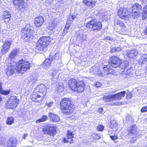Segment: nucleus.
I'll return each mask as SVG.
<instances>
[{
    "label": "nucleus",
    "mask_w": 147,
    "mask_h": 147,
    "mask_svg": "<svg viewBox=\"0 0 147 147\" xmlns=\"http://www.w3.org/2000/svg\"><path fill=\"white\" fill-rule=\"evenodd\" d=\"M109 63L110 65L116 68L120 66L121 63V60L117 57L112 56L110 58Z\"/></svg>",
    "instance_id": "9b49d317"
},
{
    "label": "nucleus",
    "mask_w": 147,
    "mask_h": 147,
    "mask_svg": "<svg viewBox=\"0 0 147 147\" xmlns=\"http://www.w3.org/2000/svg\"><path fill=\"white\" fill-rule=\"evenodd\" d=\"M130 117V116H127V117H126V120H128V119H127L128 118L129 119V117ZM129 120V119H128V120Z\"/></svg>",
    "instance_id": "774afa93"
},
{
    "label": "nucleus",
    "mask_w": 147,
    "mask_h": 147,
    "mask_svg": "<svg viewBox=\"0 0 147 147\" xmlns=\"http://www.w3.org/2000/svg\"><path fill=\"white\" fill-rule=\"evenodd\" d=\"M137 140V137L136 136L131 138L130 139V142L131 143H134Z\"/></svg>",
    "instance_id": "09e8293b"
},
{
    "label": "nucleus",
    "mask_w": 147,
    "mask_h": 147,
    "mask_svg": "<svg viewBox=\"0 0 147 147\" xmlns=\"http://www.w3.org/2000/svg\"><path fill=\"white\" fill-rule=\"evenodd\" d=\"M104 127L102 125H99L97 127V129L98 131H102L104 129Z\"/></svg>",
    "instance_id": "de8ad7c7"
},
{
    "label": "nucleus",
    "mask_w": 147,
    "mask_h": 147,
    "mask_svg": "<svg viewBox=\"0 0 147 147\" xmlns=\"http://www.w3.org/2000/svg\"><path fill=\"white\" fill-rule=\"evenodd\" d=\"M56 74V72L55 71H54L52 74V76L53 77L51 78V80L52 81H54L55 83L57 82L58 79L57 77L55 78Z\"/></svg>",
    "instance_id": "ea45409f"
},
{
    "label": "nucleus",
    "mask_w": 147,
    "mask_h": 147,
    "mask_svg": "<svg viewBox=\"0 0 147 147\" xmlns=\"http://www.w3.org/2000/svg\"><path fill=\"white\" fill-rule=\"evenodd\" d=\"M69 86L72 90L78 92H82L84 89L85 83L83 81H77L76 80L72 79L69 81Z\"/></svg>",
    "instance_id": "7ed1b4c3"
},
{
    "label": "nucleus",
    "mask_w": 147,
    "mask_h": 147,
    "mask_svg": "<svg viewBox=\"0 0 147 147\" xmlns=\"http://www.w3.org/2000/svg\"><path fill=\"white\" fill-rule=\"evenodd\" d=\"M115 71L112 69V68L110 67L109 70V74H115Z\"/></svg>",
    "instance_id": "5fc2aeb1"
},
{
    "label": "nucleus",
    "mask_w": 147,
    "mask_h": 147,
    "mask_svg": "<svg viewBox=\"0 0 147 147\" xmlns=\"http://www.w3.org/2000/svg\"><path fill=\"white\" fill-rule=\"evenodd\" d=\"M71 22L67 21L65 28L68 29L70 27Z\"/></svg>",
    "instance_id": "3c124183"
},
{
    "label": "nucleus",
    "mask_w": 147,
    "mask_h": 147,
    "mask_svg": "<svg viewBox=\"0 0 147 147\" xmlns=\"http://www.w3.org/2000/svg\"><path fill=\"white\" fill-rule=\"evenodd\" d=\"M52 61L50 58L46 59L43 63L42 64V67L45 69H47L51 66Z\"/></svg>",
    "instance_id": "412c9836"
},
{
    "label": "nucleus",
    "mask_w": 147,
    "mask_h": 147,
    "mask_svg": "<svg viewBox=\"0 0 147 147\" xmlns=\"http://www.w3.org/2000/svg\"><path fill=\"white\" fill-rule=\"evenodd\" d=\"M94 85L96 86L99 87L101 86L102 84L99 82H96L95 83Z\"/></svg>",
    "instance_id": "864d4df0"
},
{
    "label": "nucleus",
    "mask_w": 147,
    "mask_h": 147,
    "mask_svg": "<svg viewBox=\"0 0 147 147\" xmlns=\"http://www.w3.org/2000/svg\"><path fill=\"white\" fill-rule=\"evenodd\" d=\"M33 28L30 24H27L26 27L21 30V38L25 42H29L33 38Z\"/></svg>",
    "instance_id": "f03ea898"
},
{
    "label": "nucleus",
    "mask_w": 147,
    "mask_h": 147,
    "mask_svg": "<svg viewBox=\"0 0 147 147\" xmlns=\"http://www.w3.org/2000/svg\"><path fill=\"white\" fill-rule=\"evenodd\" d=\"M16 66L18 71L23 73L30 69V63L27 61L21 59L17 64L16 63Z\"/></svg>",
    "instance_id": "39448f33"
},
{
    "label": "nucleus",
    "mask_w": 147,
    "mask_h": 147,
    "mask_svg": "<svg viewBox=\"0 0 147 147\" xmlns=\"http://www.w3.org/2000/svg\"><path fill=\"white\" fill-rule=\"evenodd\" d=\"M53 104V101L47 102L45 103V105L49 107H51Z\"/></svg>",
    "instance_id": "49530a36"
},
{
    "label": "nucleus",
    "mask_w": 147,
    "mask_h": 147,
    "mask_svg": "<svg viewBox=\"0 0 147 147\" xmlns=\"http://www.w3.org/2000/svg\"><path fill=\"white\" fill-rule=\"evenodd\" d=\"M68 29L65 28H64V30L63 32V33L62 34V35L63 36L65 35V34H66L67 33V32H68Z\"/></svg>",
    "instance_id": "4d7b16f0"
},
{
    "label": "nucleus",
    "mask_w": 147,
    "mask_h": 147,
    "mask_svg": "<svg viewBox=\"0 0 147 147\" xmlns=\"http://www.w3.org/2000/svg\"><path fill=\"white\" fill-rule=\"evenodd\" d=\"M96 1L95 0L89 1V3L88 4V6H91L92 7H94L96 4Z\"/></svg>",
    "instance_id": "37998d69"
},
{
    "label": "nucleus",
    "mask_w": 147,
    "mask_h": 147,
    "mask_svg": "<svg viewBox=\"0 0 147 147\" xmlns=\"http://www.w3.org/2000/svg\"><path fill=\"white\" fill-rule=\"evenodd\" d=\"M112 38H111L110 36H107L105 37V39L106 40H112Z\"/></svg>",
    "instance_id": "e2e57ef3"
},
{
    "label": "nucleus",
    "mask_w": 147,
    "mask_h": 147,
    "mask_svg": "<svg viewBox=\"0 0 147 147\" xmlns=\"http://www.w3.org/2000/svg\"><path fill=\"white\" fill-rule=\"evenodd\" d=\"M76 18V16L75 15H73L72 14L70 15L69 16L68 18V20L67 21L70 22L71 23L74 20V19Z\"/></svg>",
    "instance_id": "a19ab883"
},
{
    "label": "nucleus",
    "mask_w": 147,
    "mask_h": 147,
    "mask_svg": "<svg viewBox=\"0 0 147 147\" xmlns=\"http://www.w3.org/2000/svg\"><path fill=\"white\" fill-rule=\"evenodd\" d=\"M57 90L58 92H61L63 91V84H61L60 86H58L57 87Z\"/></svg>",
    "instance_id": "a18cd8bd"
},
{
    "label": "nucleus",
    "mask_w": 147,
    "mask_h": 147,
    "mask_svg": "<svg viewBox=\"0 0 147 147\" xmlns=\"http://www.w3.org/2000/svg\"><path fill=\"white\" fill-rule=\"evenodd\" d=\"M98 111L100 113H102L103 111V109L102 108H100L98 109Z\"/></svg>",
    "instance_id": "13d9d810"
},
{
    "label": "nucleus",
    "mask_w": 147,
    "mask_h": 147,
    "mask_svg": "<svg viewBox=\"0 0 147 147\" xmlns=\"http://www.w3.org/2000/svg\"><path fill=\"white\" fill-rule=\"evenodd\" d=\"M17 142L16 139H9L7 143V147H16Z\"/></svg>",
    "instance_id": "b1692460"
},
{
    "label": "nucleus",
    "mask_w": 147,
    "mask_h": 147,
    "mask_svg": "<svg viewBox=\"0 0 147 147\" xmlns=\"http://www.w3.org/2000/svg\"><path fill=\"white\" fill-rule=\"evenodd\" d=\"M142 16V20H145L147 18V5L143 8Z\"/></svg>",
    "instance_id": "473e14b6"
},
{
    "label": "nucleus",
    "mask_w": 147,
    "mask_h": 147,
    "mask_svg": "<svg viewBox=\"0 0 147 147\" xmlns=\"http://www.w3.org/2000/svg\"><path fill=\"white\" fill-rule=\"evenodd\" d=\"M51 40V39L50 37L48 36H43L40 38L38 40L47 47Z\"/></svg>",
    "instance_id": "dca6fc26"
},
{
    "label": "nucleus",
    "mask_w": 147,
    "mask_h": 147,
    "mask_svg": "<svg viewBox=\"0 0 147 147\" xmlns=\"http://www.w3.org/2000/svg\"><path fill=\"white\" fill-rule=\"evenodd\" d=\"M90 1H88L87 0H84L83 1V2L84 4H85L87 6H88V4L89 3Z\"/></svg>",
    "instance_id": "6e6d98bb"
},
{
    "label": "nucleus",
    "mask_w": 147,
    "mask_h": 147,
    "mask_svg": "<svg viewBox=\"0 0 147 147\" xmlns=\"http://www.w3.org/2000/svg\"><path fill=\"white\" fill-rule=\"evenodd\" d=\"M131 9V10H134L140 12L142 9V6L139 4L136 3L133 5Z\"/></svg>",
    "instance_id": "cd10ccee"
},
{
    "label": "nucleus",
    "mask_w": 147,
    "mask_h": 147,
    "mask_svg": "<svg viewBox=\"0 0 147 147\" xmlns=\"http://www.w3.org/2000/svg\"><path fill=\"white\" fill-rule=\"evenodd\" d=\"M57 25V22L55 20H52L50 22L48 26V29L51 30L53 29L54 27Z\"/></svg>",
    "instance_id": "2f4dec72"
},
{
    "label": "nucleus",
    "mask_w": 147,
    "mask_h": 147,
    "mask_svg": "<svg viewBox=\"0 0 147 147\" xmlns=\"http://www.w3.org/2000/svg\"><path fill=\"white\" fill-rule=\"evenodd\" d=\"M138 51L136 49H133L131 50H128L126 51V55L127 57L133 58L136 57L138 54Z\"/></svg>",
    "instance_id": "f3484780"
},
{
    "label": "nucleus",
    "mask_w": 147,
    "mask_h": 147,
    "mask_svg": "<svg viewBox=\"0 0 147 147\" xmlns=\"http://www.w3.org/2000/svg\"><path fill=\"white\" fill-rule=\"evenodd\" d=\"M10 90H3L1 92H0V93L2 94L5 95H8L10 92Z\"/></svg>",
    "instance_id": "79ce46f5"
},
{
    "label": "nucleus",
    "mask_w": 147,
    "mask_h": 147,
    "mask_svg": "<svg viewBox=\"0 0 147 147\" xmlns=\"http://www.w3.org/2000/svg\"><path fill=\"white\" fill-rule=\"evenodd\" d=\"M28 80L30 83L34 84L37 80V77L34 74H33L30 76Z\"/></svg>",
    "instance_id": "c85d7f7f"
},
{
    "label": "nucleus",
    "mask_w": 147,
    "mask_h": 147,
    "mask_svg": "<svg viewBox=\"0 0 147 147\" xmlns=\"http://www.w3.org/2000/svg\"><path fill=\"white\" fill-rule=\"evenodd\" d=\"M48 118L47 116L43 115L39 119L36 121V123H39L41 122H45L47 120Z\"/></svg>",
    "instance_id": "72a5a7b5"
},
{
    "label": "nucleus",
    "mask_w": 147,
    "mask_h": 147,
    "mask_svg": "<svg viewBox=\"0 0 147 147\" xmlns=\"http://www.w3.org/2000/svg\"><path fill=\"white\" fill-rule=\"evenodd\" d=\"M19 51L18 49H15L11 51L9 56V58L10 59L14 58Z\"/></svg>",
    "instance_id": "7c9ffc66"
},
{
    "label": "nucleus",
    "mask_w": 147,
    "mask_h": 147,
    "mask_svg": "<svg viewBox=\"0 0 147 147\" xmlns=\"http://www.w3.org/2000/svg\"><path fill=\"white\" fill-rule=\"evenodd\" d=\"M116 48L114 47H112L111 48V53H114L116 51Z\"/></svg>",
    "instance_id": "bf43d9fd"
},
{
    "label": "nucleus",
    "mask_w": 147,
    "mask_h": 147,
    "mask_svg": "<svg viewBox=\"0 0 147 147\" xmlns=\"http://www.w3.org/2000/svg\"><path fill=\"white\" fill-rule=\"evenodd\" d=\"M111 125L110 127L114 131H116L118 129L117 124L116 122L114 120H112L111 122Z\"/></svg>",
    "instance_id": "c756f323"
},
{
    "label": "nucleus",
    "mask_w": 147,
    "mask_h": 147,
    "mask_svg": "<svg viewBox=\"0 0 147 147\" xmlns=\"http://www.w3.org/2000/svg\"><path fill=\"white\" fill-rule=\"evenodd\" d=\"M110 67L109 65H105L103 67V69L105 74L108 75L109 73V70Z\"/></svg>",
    "instance_id": "58836bf2"
},
{
    "label": "nucleus",
    "mask_w": 147,
    "mask_h": 147,
    "mask_svg": "<svg viewBox=\"0 0 147 147\" xmlns=\"http://www.w3.org/2000/svg\"><path fill=\"white\" fill-rule=\"evenodd\" d=\"M147 111V106L142 107L141 110V112L142 113H144Z\"/></svg>",
    "instance_id": "8fccbe9b"
},
{
    "label": "nucleus",
    "mask_w": 147,
    "mask_h": 147,
    "mask_svg": "<svg viewBox=\"0 0 147 147\" xmlns=\"http://www.w3.org/2000/svg\"><path fill=\"white\" fill-rule=\"evenodd\" d=\"M74 134L72 132L68 130L67 134V138H64L63 139V142L65 143H67L69 142L70 143L73 142V138L74 137Z\"/></svg>",
    "instance_id": "a211bd4d"
},
{
    "label": "nucleus",
    "mask_w": 147,
    "mask_h": 147,
    "mask_svg": "<svg viewBox=\"0 0 147 147\" xmlns=\"http://www.w3.org/2000/svg\"><path fill=\"white\" fill-rule=\"evenodd\" d=\"M61 56L60 54L59 53H55V55L51 57V59L52 61L54 62H55V61L57 60L58 62L61 61Z\"/></svg>",
    "instance_id": "bb28decb"
},
{
    "label": "nucleus",
    "mask_w": 147,
    "mask_h": 147,
    "mask_svg": "<svg viewBox=\"0 0 147 147\" xmlns=\"http://www.w3.org/2000/svg\"><path fill=\"white\" fill-rule=\"evenodd\" d=\"M49 116L51 121L55 122H58L60 121V119L58 116L56 114L50 112L49 114Z\"/></svg>",
    "instance_id": "5701e85b"
},
{
    "label": "nucleus",
    "mask_w": 147,
    "mask_h": 147,
    "mask_svg": "<svg viewBox=\"0 0 147 147\" xmlns=\"http://www.w3.org/2000/svg\"><path fill=\"white\" fill-rule=\"evenodd\" d=\"M131 13L133 18L134 19L137 18L139 16L140 12L139 11H135L134 10H131Z\"/></svg>",
    "instance_id": "4c0bfd02"
},
{
    "label": "nucleus",
    "mask_w": 147,
    "mask_h": 147,
    "mask_svg": "<svg viewBox=\"0 0 147 147\" xmlns=\"http://www.w3.org/2000/svg\"><path fill=\"white\" fill-rule=\"evenodd\" d=\"M14 119L12 117H8L6 120V123L8 125H11L14 123Z\"/></svg>",
    "instance_id": "c9c22d12"
},
{
    "label": "nucleus",
    "mask_w": 147,
    "mask_h": 147,
    "mask_svg": "<svg viewBox=\"0 0 147 147\" xmlns=\"http://www.w3.org/2000/svg\"><path fill=\"white\" fill-rule=\"evenodd\" d=\"M39 93L45 96L46 92V87L45 84H41L38 86Z\"/></svg>",
    "instance_id": "4be33fe9"
},
{
    "label": "nucleus",
    "mask_w": 147,
    "mask_h": 147,
    "mask_svg": "<svg viewBox=\"0 0 147 147\" xmlns=\"http://www.w3.org/2000/svg\"><path fill=\"white\" fill-rule=\"evenodd\" d=\"M60 107L62 113L66 115L70 114L74 108L72 102L68 98H64L61 100Z\"/></svg>",
    "instance_id": "f257e3e1"
},
{
    "label": "nucleus",
    "mask_w": 147,
    "mask_h": 147,
    "mask_svg": "<svg viewBox=\"0 0 147 147\" xmlns=\"http://www.w3.org/2000/svg\"><path fill=\"white\" fill-rule=\"evenodd\" d=\"M16 63L11 61L7 65L6 73L8 76H11L14 73L15 71H18L17 68H16Z\"/></svg>",
    "instance_id": "9d476101"
},
{
    "label": "nucleus",
    "mask_w": 147,
    "mask_h": 147,
    "mask_svg": "<svg viewBox=\"0 0 147 147\" xmlns=\"http://www.w3.org/2000/svg\"><path fill=\"white\" fill-rule=\"evenodd\" d=\"M116 51H119L121 50V48L120 47H118L116 48Z\"/></svg>",
    "instance_id": "0e129e2a"
},
{
    "label": "nucleus",
    "mask_w": 147,
    "mask_h": 147,
    "mask_svg": "<svg viewBox=\"0 0 147 147\" xmlns=\"http://www.w3.org/2000/svg\"><path fill=\"white\" fill-rule=\"evenodd\" d=\"M36 49L37 52L40 53L45 52L48 49L47 46L38 40L36 44Z\"/></svg>",
    "instance_id": "f8f14e48"
},
{
    "label": "nucleus",
    "mask_w": 147,
    "mask_h": 147,
    "mask_svg": "<svg viewBox=\"0 0 147 147\" xmlns=\"http://www.w3.org/2000/svg\"><path fill=\"white\" fill-rule=\"evenodd\" d=\"M90 72L98 76H100L102 75V73L99 69L96 66H94L90 68Z\"/></svg>",
    "instance_id": "6ab92c4d"
},
{
    "label": "nucleus",
    "mask_w": 147,
    "mask_h": 147,
    "mask_svg": "<svg viewBox=\"0 0 147 147\" xmlns=\"http://www.w3.org/2000/svg\"><path fill=\"white\" fill-rule=\"evenodd\" d=\"M130 13V10L129 9L125 7H121L118 10L117 14L123 19L128 20L131 18L129 13Z\"/></svg>",
    "instance_id": "0eeeda50"
},
{
    "label": "nucleus",
    "mask_w": 147,
    "mask_h": 147,
    "mask_svg": "<svg viewBox=\"0 0 147 147\" xmlns=\"http://www.w3.org/2000/svg\"><path fill=\"white\" fill-rule=\"evenodd\" d=\"M132 94L130 92L127 93L126 97L127 98L130 99L132 97Z\"/></svg>",
    "instance_id": "603ef678"
},
{
    "label": "nucleus",
    "mask_w": 147,
    "mask_h": 147,
    "mask_svg": "<svg viewBox=\"0 0 147 147\" xmlns=\"http://www.w3.org/2000/svg\"><path fill=\"white\" fill-rule=\"evenodd\" d=\"M42 130L44 133L54 136L56 132V125L55 124L46 123L43 126Z\"/></svg>",
    "instance_id": "423d86ee"
},
{
    "label": "nucleus",
    "mask_w": 147,
    "mask_h": 147,
    "mask_svg": "<svg viewBox=\"0 0 147 147\" xmlns=\"http://www.w3.org/2000/svg\"><path fill=\"white\" fill-rule=\"evenodd\" d=\"M87 28H92V30L94 31L100 30L102 28L101 23L96 19L92 20L86 24Z\"/></svg>",
    "instance_id": "6e6552de"
},
{
    "label": "nucleus",
    "mask_w": 147,
    "mask_h": 147,
    "mask_svg": "<svg viewBox=\"0 0 147 147\" xmlns=\"http://www.w3.org/2000/svg\"><path fill=\"white\" fill-rule=\"evenodd\" d=\"M144 33L145 34L147 35V27L146 28L145 30H144Z\"/></svg>",
    "instance_id": "69168bd1"
},
{
    "label": "nucleus",
    "mask_w": 147,
    "mask_h": 147,
    "mask_svg": "<svg viewBox=\"0 0 147 147\" xmlns=\"http://www.w3.org/2000/svg\"><path fill=\"white\" fill-rule=\"evenodd\" d=\"M28 135V134H25L24 136H23V138L24 139H25L26 137V136Z\"/></svg>",
    "instance_id": "338daca9"
},
{
    "label": "nucleus",
    "mask_w": 147,
    "mask_h": 147,
    "mask_svg": "<svg viewBox=\"0 0 147 147\" xmlns=\"http://www.w3.org/2000/svg\"><path fill=\"white\" fill-rule=\"evenodd\" d=\"M19 101L16 96H11L7 101L6 106V108L9 109L15 108L17 105L19 104Z\"/></svg>",
    "instance_id": "1a4fd4ad"
},
{
    "label": "nucleus",
    "mask_w": 147,
    "mask_h": 147,
    "mask_svg": "<svg viewBox=\"0 0 147 147\" xmlns=\"http://www.w3.org/2000/svg\"><path fill=\"white\" fill-rule=\"evenodd\" d=\"M77 39L79 40H82L83 41L86 40V35L85 33H83L79 32H77Z\"/></svg>",
    "instance_id": "a878e982"
},
{
    "label": "nucleus",
    "mask_w": 147,
    "mask_h": 147,
    "mask_svg": "<svg viewBox=\"0 0 147 147\" xmlns=\"http://www.w3.org/2000/svg\"><path fill=\"white\" fill-rule=\"evenodd\" d=\"M114 22L115 24L119 25L123 27L125 26L124 23L123 22L121 21L119 19H115L114 20Z\"/></svg>",
    "instance_id": "f704fd0d"
},
{
    "label": "nucleus",
    "mask_w": 147,
    "mask_h": 147,
    "mask_svg": "<svg viewBox=\"0 0 147 147\" xmlns=\"http://www.w3.org/2000/svg\"><path fill=\"white\" fill-rule=\"evenodd\" d=\"M110 137L112 139V140H114L117 138V137L115 136H110Z\"/></svg>",
    "instance_id": "052dcab7"
},
{
    "label": "nucleus",
    "mask_w": 147,
    "mask_h": 147,
    "mask_svg": "<svg viewBox=\"0 0 147 147\" xmlns=\"http://www.w3.org/2000/svg\"><path fill=\"white\" fill-rule=\"evenodd\" d=\"M11 44V41L10 40H7L5 41L1 50V52L3 54H5L8 52Z\"/></svg>",
    "instance_id": "4468645a"
},
{
    "label": "nucleus",
    "mask_w": 147,
    "mask_h": 147,
    "mask_svg": "<svg viewBox=\"0 0 147 147\" xmlns=\"http://www.w3.org/2000/svg\"><path fill=\"white\" fill-rule=\"evenodd\" d=\"M129 62L127 61H125L123 63L121 62L120 68L122 69H124L127 68L129 66Z\"/></svg>",
    "instance_id": "e433bc0d"
},
{
    "label": "nucleus",
    "mask_w": 147,
    "mask_h": 147,
    "mask_svg": "<svg viewBox=\"0 0 147 147\" xmlns=\"http://www.w3.org/2000/svg\"><path fill=\"white\" fill-rule=\"evenodd\" d=\"M2 85L3 84L1 82H0V92L3 90L2 88Z\"/></svg>",
    "instance_id": "680f3d73"
},
{
    "label": "nucleus",
    "mask_w": 147,
    "mask_h": 147,
    "mask_svg": "<svg viewBox=\"0 0 147 147\" xmlns=\"http://www.w3.org/2000/svg\"><path fill=\"white\" fill-rule=\"evenodd\" d=\"M10 17H11V15L9 12L5 11L1 17L2 18V20H4L5 22H8L9 20Z\"/></svg>",
    "instance_id": "393cba45"
},
{
    "label": "nucleus",
    "mask_w": 147,
    "mask_h": 147,
    "mask_svg": "<svg viewBox=\"0 0 147 147\" xmlns=\"http://www.w3.org/2000/svg\"><path fill=\"white\" fill-rule=\"evenodd\" d=\"M44 22L43 18L41 16H38L35 19L34 24L37 27L41 26Z\"/></svg>",
    "instance_id": "aec40b11"
},
{
    "label": "nucleus",
    "mask_w": 147,
    "mask_h": 147,
    "mask_svg": "<svg viewBox=\"0 0 147 147\" xmlns=\"http://www.w3.org/2000/svg\"><path fill=\"white\" fill-rule=\"evenodd\" d=\"M44 96L43 95L41 94H35L32 95L31 99L34 102H39L42 101L43 98L44 97Z\"/></svg>",
    "instance_id": "2eb2a0df"
},
{
    "label": "nucleus",
    "mask_w": 147,
    "mask_h": 147,
    "mask_svg": "<svg viewBox=\"0 0 147 147\" xmlns=\"http://www.w3.org/2000/svg\"><path fill=\"white\" fill-rule=\"evenodd\" d=\"M122 104V102H112L110 103L109 104V105H121Z\"/></svg>",
    "instance_id": "c03bdc74"
},
{
    "label": "nucleus",
    "mask_w": 147,
    "mask_h": 147,
    "mask_svg": "<svg viewBox=\"0 0 147 147\" xmlns=\"http://www.w3.org/2000/svg\"><path fill=\"white\" fill-rule=\"evenodd\" d=\"M125 94L126 92L123 91L115 94L104 96L102 99L105 102H110L116 100H119L121 99L122 97L125 96Z\"/></svg>",
    "instance_id": "20e7f679"
},
{
    "label": "nucleus",
    "mask_w": 147,
    "mask_h": 147,
    "mask_svg": "<svg viewBox=\"0 0 147 147\" xmlns=\"http://www.w3.org/2000/svg\"><path fill=\"white\" fill-rule=\"evenodd\" d=\"M129 136H135L138 135L139 134L138 129L136 127V125H133L131 127H129L128 129Z\"/></svg>",
    "instance_id": "ddd939ff"
}]
</instances>
